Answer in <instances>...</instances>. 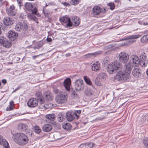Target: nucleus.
I'll return each instance as SVG.
<instances>
[{
    "label": "nucleus",
    "instance_id": "nucleus-1",
    "mask_svg": "<svg viewBox=\"0 0 148 148\" xmlns=\"http://www.w3.org/2000/svg\"><path fill=\"white\" fill-rule=\"evenodd\" d=\"M126 69L124 71H120L116 74L115 79L119 81L122 80L126 81L128 79L130 76V74L132 68L131 65H124Z\"/></svg>",
    "mask_w": 148,
    "mask_h": 148
},
{
    "label": "nucleus",
    "instance_id": "nucleus-2",
    "mask_svg": "<svg viewBox=\"0 0 148 148\" xmlns=\"http://www.w3.org/2000/svg\"><path fill=\"white\" fill-rule=\"evenodd\" d=\"M12 138L17 144L20 145H24L29 141L28 137L25 134L22 133L14 134L12 135Z\"/></svg>",
    "mask_w": 148,
    "mask_h": 148
},
{
    "label": "nucleus",
    "instance_id": "nucleus-3",
    "mask_svg": "<svg viewBox=\"0 0 148 148\" xmlns=\"http://www.w3.org/2000/svg\"><path fill=\"white\" fill-rule=\"evenodd\" d=\"M147 56L145 53H142L140 56V59L138 56H132L129 62L128 65L132 64L136 65H145L147 62Z\"/></svg>",
    "mask_w": 148,
    "mask_h": 148
},
{
    "label": "nucleus",
    "instance_id": "nucleus-4",
    "mask_svg": "<svg viewBox=\"0 0 148 148\" xmlns=\"http://www.w3.org/2000/svg\"><path fill=\"white\" fill-rule=\"evenodd\" d=\"M28 28L26 21L24 20L23 22H19L16 24L15 29L16 31L20 32L22 31L27 30Z\"/></svg>",
    "mask_w": 148,
    "mask_h": 148
},
{
    "label": "nucleus",
    "instance_id": "nucleus-5",
    "mask_svg": "<svg viewBox=\"0 0 148 148\" xmlns=\"http://www.w3.org/2000/svg\"><path fill=\"white\" fill-rule=\"evenodd\" d=\"M67 95L66 94H60L57 95L55 97V101L59 104L66 103L67 101Z\"/></svg>",
    "mask_w": 148,
    "mask_h": 148
},
{
    "label": "nucleus",
    "instance_id": "nucleus-6",
    "mask_svg": "<svg viewBox=\"0 0 148 148\" xmlns=\"http://www.w3.org/2000/svg\"><path fill=\"white\" fill-rule=\"evenodd\" d=\"M24 7L25 9L29 12H32V14H36L38 10L36 8H34L32 3L29 2L26 3Z\"/></svg>",
    "mask_w": 148,
    "mask_h": 148
},
{
    "label": "nucleus",
    "instance_id": "nucleus-7",
    "mask_svg": "<svg viewBox=\"0 0 148 148\" xmlns=\"http://www.w3.org/2000/svg\"><path fill=\"white\" fill-rule=\"evenodd\" d=\"M122 68V65H108L107 71L110 74L114 73L117 70H120Z\"/></svg>",
    "mask_w": 148,
    "mask_h": 148
},
{
    "label": "nucleus",
    "instance_id": "nucleus-8",
    "mask_svg": "<svg viewBox=\"0 0 148 148\" xmlns=\"http://www.w3.org/2000/svg\"><path fill=\"white\" fill-rule=\"evenodd\" d=\"M120 61L123 64H125L128 61L129 56L128 54L125 52H121L119 56Z\"/></svg>",
    "mask_w": 148,
    "mask_h": 148
},
{
    "label": "nucleus",
    "instance_id": "nucleus-9",
    "mask_svg": "<svg viewBox=\"0 0 148 148\" xmlns=\"http://www.w3.org/2000/svg\"><path fill=\"white\" fill-rule=\"evenodd\" d=\"M66 117L67 120L71 121L74 119L76 117L77 119L79 118V116L77 115L76 112H67L66 114Z\"/></svg>",
    "mask_w": 148,
    "mask_h": 148
},
{
    "label": "nucleus",
    "instance_id": "nucleus-10",
    "mask_svg": "<svg viewBox=\"0 0 148 148\" xmlns=\"http://www.w3.org/2000/svg\"><path fill=\"white\" fill-rule=\"evenodd\" d=\"M75 87L77 91L82 90L84 87L83 81L81 79L77 80L75 82Z\"/></svg>",
    "mask_w": 148,
    "mask_h": 148
},
{
    "label": "nucleus",
    "instance_id": "nucleus-11",
    "mask_svg": "<svg viewBox=\"0 0 148 148\" xmlns=\"http://www.w3.org/2000/svg\"><path fill=\"white\" fill-rule=\"evenodd\" d=\"M139 65H135L132 71L133 76L136 78H138L141 76V70L139 67Z\"/></svg>",
    "mask_w": 148,
    "mask_h": 148
},
{
    "label": "nucleus",
    "instance_id": "nucleus-12",
    "mask_svg": "<svg viewBox=\"0 0 148 148\" xmlns=\"http://www.w3.org/2000/svg\"><path fill=\"white\" fill-rule=\"evenodd\" d=\"M38 99L32 98L28 100L27 105L29 107L33 108L36 107L38 105Z\"/></svg>",
    "mask_w": 148,
    "mask_h": 148
},
{
    "label": "nucleus",
    "instance_id": "nucleus-13",
    "mask_svg": "<svg viewBox=\"0 0 148 148\" xmlns=\"http://www.w3.org/2000/svg\"><path fill=\"white\" fill-rule=\"evenodd\" d=\"M0 43L2 44L3 47L8 48L10 47L12 45L11 42L4 38L3 37H1Z\"/></svg>",
    "mask_w": 148,
    "mask_h": 148
},
{
    "label": "nucleus",
    "instance_id": "nucleus-14",
    "mask_svg": "<svg viewBox=\"0 0 148 148\" xmlns=\"http://www.w3.org/2000/svg\"><path fill=\"white\" fill-rule=\"evenodd\" d=\"M60 21L63 24H66L67 26L72 27V23L69 17L65 16L61 18H60Z\"/></svg>",
    "mask_w": 148,
    "mask_h": 148
},
{
    "label": "nucleus",
    "instance_id": "nucleus-15",
    "mask_svg": "<svg viewBox=\"0 0 148 148\" xmlns=\"http://www.w3.org/2000/svg\"><path fill=\"white\" fill-rule=\"evenodd\" d=\"M140 36L139 35H132L126 38L125 39L122 38V40H127L126 43L128 44H130L133 43L134 42V40H132V39H136L138 38Z\"/></svg>",
    "mask_w": 148,
    "mask_h": 148
},
{
    "label": "nucleus",
    "instance_id": "nucleus-16",
    "mask_svg": "<svg viewBox=\"0 0 148 148\" xmlns=\"http://www.w3.org/2000/svg\"><path fill=\"white\" fill-rule=\"evenodd\" d=\"M7 14L10 16H14L16 12V10L15 8L14 5L10 6V8L6 10Z\"/></svg>",
    "mask_w": 148,
    "mask_h": 148
},
{
    "label": "nucleus",
    "instance_id": "nucleus-17",
    "mask_svg": "<svg viewBox=\"0 0 148 148\" xmlns=\"http://www.w3.org/2000/svg\"><path fill=\"white\" fill-rule=\"evenodd\" d=\"M8 36L11 41L15 40L17 38L18 34L14 30H10L8 33Z\"/></svg>",
    "mask_w": 148,
    "mask_h": 148
},
{
    "label": "nucleus",
    "instance_id": "nucleus-18",
    "mask_svg": "<svg viewBox=\"0 0 148 148\" xmlns=\"http://www.w3.org/2000/svg\"><path fill=\"white\" fill-rule=\"evenodd\" d=\"M3 23L6 26H10L13 23V20L12 18L8 16H5L4 17L3 20Z\"/></svg>",
    "mask_w": 148,
    "mask_h": 148
},
{
    "label": "nucleus",
    "instance_id": "nucleus-19",
    "mask_svg": "<svg viewBox=\"0 0 148 148\" xmlns=\"http://www.w3.org/2000/svg\"><path fill=\"white\" fill-rule=\"evenodd\" d=\"M0 145H2L3 148H10L8 143L6 139L3 138L0 135Z\"/></svg>",
    "mask_w": 148,
    "mask_h": 148
},
{
    "label": "nucleus",
    "instance_id": "nucleus-20",
    "mask_svg": "<svg viewBox=\"0 0 148 148\" xmlns=\"http://www.w3.org/2000/svg\"><path fill=\"white\" fill-rule=\"evenodd\" d=\"M71 83V81L70 78H67L63 82L64 87L65 89L68 91L70 90Z\"/></svg>",
    "mask_w": 148,
    "mask_h": 148
},
{
    "label": "nucleus",
    "instance_id": "nucleus-21",
    "mask_svg": "<svg viewBox=\"0 0 148 148\" xmlns=\"http://www.w3.org/2000/svg\"><path fill=\"white\" fill-rule=\"evenodd\" d=\"M44 96L47 101L52 100L53 99L52 94L50 91L45 92L44 94Z\"/></svg>",
    "mask_w": 148,
    "mask_h": 148
},
{
    "label": "nucleus",
    "instance_id": "nucleus-22",
    "mask_svg": "<svg viewBox=\"0 0 148 148\" xmlns=\"http://www.w3.org/2000/svg\"><path fill=\"white\" fill-rule=\"evenodd\" d=\"M28 126L25 124L20 123L17 126L18 130L21 132H25L27 129Z\"/></svg>",
    "mask_w": 148,
    "mask_h": 148
},
{
    "label": "nucleus",
    "instance_id": "nucleus-23",
    "mask_svg": "<svg viewBox=\"0 0 148 148\" xmlns=\"http://www.w3.org/2000/svg\"><path fill=\"white\" fill-rule=\"evenodd\" d=\"M42 129L44 132H48L52 130V127L51 125L47 124L43 125Z\"/></svg>",
    "mask_w": 148,
    "mask_h": 148
},
{
    "label": "nucleus",
    "instance_id": "nucleus-24",
    "mask_svg": "<svg viewBox=\"0 0 148 148\" xmlns=\"http://www.w3.org/2000/svg\"><path fill=\"white\" fill-rule=\"evenodd\" d=\"M101 11V9L100 7L98 6L94 7L92 9V13L94 15L99 14Z\"/></svg>",
    "mask_w": 148,
    "mask_h": 148
},
{
    "label": "nucleus",
    "instance_id": "nucleus-25",
    "mask_svg": "<svg viewBox=\"0 0 148 148\" xmlns=\"http://www.w3.org/2000/svg\"><path fill=\"white\" fill-rule=\"evenodd\" d=\"M72 21L73 23H74L73 25L74 26H77L80 23V18L75 16H73L72 17Z\"/></svg>",
    "mask_w": 148,
    "mask_h": 148
},
{
    "label": "nucleus",
    "instance_id": "nucleus-26",
    "mask_svg": "<svg viewBox=\"0 0 148 148\" xmlns=\"http://www.w3.org/2000/svg\"><path fill=\"white\" fill-rule=\"evenodd\" d=\"M102 53V51H97L94 53H88L85 55L84 56L87 58H90L92 56L95 57L98 55L101 54Z\"/></svg>",
    "mask_w": 148,
    "mask_h": 148
},
{
    "label": "nucleus",
    "instance_id": "nucleus-27",
    "mask_svg": "<svg viewBox=\"0 0 148 148\" xmlns=\"http://www.w3.org/2000/svg\"><path fill=\"white\" fill-rule=\"evenodd\" d=\"M97 77L101 80L102 79L105 80L107 78V75L103 72L99 73Z\"/></svg>",
    "mask_w": 148,
    "mask_h": 148
},
{
    "label": "nucleus",
    "instance_id": "nucleus-28",
    "mask_svg": "<svg viewBox=\"0 0 148 148\" xmlns=\"http://www.w3.org/2000/svg\"><path fill=\"white\" fill-rule=\"evenodd\" d=\"M85 93L86 95L88 96H91L94 95L92 90L89 88H87L85 90Z\"/></svg>",
    "mask_w": 148,
    "mask_h": 148
},
{
    "label": "nucleus",
    "instance_id": "nucleus-29",
    "mask_svg": "<svg viewBox=\"0 0 148 148\" xmlns=\"http://www.w3.org/2000/svg\"><path fill=\"white\" fill-rule=\"evenodd\" d=\"M66 116L62 113H60L58 115V119L59 121L61 122L65 119Z\"/></svg>",
    "mask_w": 148,
    "mask_h": 148
},
{
    "label": "nucleus",
    "instance_id": "nucleus-30",
    "mask_svg": "<svg viewBox=\"0 0 148 148\" xmlns=\"http://www.w3.org/2000/svg\"><path fill=\"white\" fill-rule=\"evenodd\" d=\"M63 128L67 130H70L71 128V125L69 123H65L62 125Z\"/></svg>",
    "mask_w": 148,
    "mask_h": 148
},
{
    "label": "nucleus",
    "instance_id": "nucleus-31",
    "mask_svg": "<svg viewBox=\"0 0 148 148\" xmlns=\"http://www.w3.org/2000/svg\"><path fill=\"white\" fill-rule=\"evenodd\" d=\"M141 41L143 43H146L148 42V34L144 36L142 38Z\"/></svg>",
    "mask_w": 148,
    "mask_h": 148
},
{
    "label": "nucleus",
    "instance_id": "nucleus-32",
    "mask_svg": "<svg viewBox=\"0 0 148 148\" xmlns=\"http://www.w3.org/2000/svg\"><path fill=\"white\" fill-rule=\"evenodd\" d=\"M46 117L51 121H53L54 120L55 115L53 114H48L46 115Z\"/></svg>",
    "mask_w": 148,
    "mask_h": 148
},
{
    "label": "nucleus",
    "instance_id": "nucleus-33",
    "mask_svg": "<svg viewBox=\"0 0 148 148\" xmlns=\"http://www.w3.org/2000/svg\"><path fill=\"white\" fill-rule=\"evenodd\" d=\"M33 130L34 132L37 134H39L41 132L40 127L37 125L33 127Z\"/></svg>",
    "mask_w": 148,
    "mask_h": 148
},
{
    "label": "nucleus",
    "instance_id": "nucleus-34",
    "mask_svg": "<svg viewBox=\"0 0 148 148\" xmlns=\"http://www.w3.org/2000/svg\"><path fill=\"white\" fill-rule=\"evenodd\" d=\"M100 68V65H92L91 67L92 71L96 72L99 71Z\"/></svg>",
    "mask_w": 148,
    "mask_h": 148
},
{
    "label": "nucleus",
    "instance_id": "nucleus-35",
    "mask_svg": "<svg viewBox=\"0 0 148 148\" xmlns=\"http://www.w3.org/2000/svg\"><path fill=\"white\" fill-rule=\"evenodd\" d=\"M84 80L86 84L89 85L92 84V82L89 77L87 76H84Z\"/></svg>",
    "mask_w": 148,
    "mask_h": 148
},
{
    "label": "nucleus",
    "instance_id": "nucleus-36",
    "mask_svg": "<svg viewBox=\"0 0 148 148\" xmlns=\"http://www.w3.org/2000/svg\"><path fill=\"white\" fill-rule=\"evenodd\" d=\"M80 1V0H71L70 3L71 5H75L78 4Z\"/></svg>",
    "mask_w": 148,
    "mask_h": 148
},
{
    "label": "nucleus",
    "instance_id": "nucleus-37",
    "mask_svg": "<svg viewBox=\"0 0 148 148\" xmlns=\"http://www.w3.org/2000/svg\"><path fill=\"white\" fill-rule=\"evenodd\" d=\"M107 5L110 7V9L112 10H114L115 8V6L113 2H110L108 3H107Z\"/></svg>",
    "mask_w": 148,
    "mask_h": 148
},
{
    "label": "nucleus",
    "instance_id": "nucleus-38",
    "mask_svg": "<svg viewBox=\"0 0 148 148\" xmlns=\"http://www.w3.org/2000/svg\"><path fill=\"white\" fill-rule=\"evenodd\" d=\"M71 95L72 97L74 99H76L78 97L77 94L74 91H73L72 92Z\"/></svg>",
    "mask_w": 148,
    "mask_h": 148
},
{
    "label": "nucleus",
    "instance_id": "nucleus-39",
    "mask_svg": "<svg viewBox=\"0 0 148 148\" xmlns=\"http://www.w3.org/2000/svg\"><path fill=\"white\" fill-rule=\"evenodd\" d=\"M98 79L99 78L97 77L95 81V84L97 86H100L101 85V80L100 79Z\"/></svg>",
    "mask_w": 148,
    "mask_h": 148
},
{
    "label": "nucleus",
    "instance_id": "nucleus-40",
    "mask_svg": "<svg viewBox=\"0 0 148 148\" xmlns=\"http://www.w3.org/2000/svg\"><path fill=\"white\" fill-rule=\"evenodd\" d=\"M53 92L54 94H56L60 92V90L56 88L53 87Z\"/></svg>",
    "mask_w": 148,
    "mask_h": 148
},
{
    "label": "nucleus",
    "instance_id": "nucleus-41",
    "mask_svg": "<svg viewBox=\"0 0 148 148\" xmlns=\"http://www.w3.org/2000/svg\"><path fill=\"white\" fill-rule=\"evenodd\" d=\"M108 60L107 59V58H104L103 61V63L104 65H110V64L109 63Z\"/></svg>",
    "mask_w": 148,
    "mask_h": 148
},
{
    "label": "nucleus",
    "instance_id": "nucleus-42",
    "mask_svg": "<svg viewBox=\"0 0 148 148\" xmlns=\"http://www.w3.org/2000/svg\"><path fill=\"white\" fill-rule=\"evenodd\" d=\"M144 145L147 147L148 146V138H145L143 141Z\"/></svg>",
    "mask_w": 148,
    "mask_h": 148
},
{
    "label": "nucleus",
    "instance_id": "nucleus-43",
    "mask_svg": "<svg viewBox=\"0 0 148 148\" xmlns=\"http://www.w3.org/2000/svg\"><path fill=\"white\" fill-rule=\"evenodd\" d=\"M106 113H104V114L102 116H101L99 117L97 119L98 120H102L106 117Z\"/></svg>",
    "mask_w": 148,
    "mask_h": 148
},
{
    "label": "nucleus",
    "instance_id": "nucleus-44",
    "mask_svg": "<svg viewBox=\"0 0 148 148\" xmlns=\"http://www.w3.org/2000/svg\"><path fill=\"white\" fill-rule=\"evenodd\" d=\"M13 109V107L12 106H10V105L8 106L6 108V110L7 111H10L12 110Z\"/></svg>",
    "mask_w": 148,
    "mask_h": 148
},
{
    "label": "nucleus",
    "instance_id": "nucleus-45",
    "mask_svg": "<svg viewBox=\"0 0 148 148\" xmlns=\"http://www.w3.org/2000/svg\"><path fill=\"white\" fill-rule=\"evenodd\" d=\"M62 3L64 6L69 7L71 6V4L69 3L66 2H62Z\"/></svg>",
    "mask_w": 148,
    "mask_h": 148
},
{
    "label": "nucleus",
    "instance_id": "nucleus-46",
    "mask_svg": "<svg viewBox=\"0 0 148 148\" xmlns=\"http://www.w3.org/2000/svg\"><path fill=\"white\" fill-rule=\"evenodd\" d=\"M91 144L90 143H86V148H91L93 146H90Z\"/></svg>",
    "mask_w": 148,
    "mask_h": 148
},
{
    "label": "nucleus",
    "instance_id": "nucleus-47",
    "mask_svg": "<svg viewBox=\"0 0 148 148\" xmlns=\"http://www.w3.org/2000/svg\"><path fill=\"white\" fill-rule=\"evenodd\" d=\"M35 95L36 97H39L40 99L41 98V94L40 92H37L36 93Z\"/></svg>",
    "mask_w": 148,
    "mask_h": 148
},
{
    "label": "nucleus",
    "instance_id": "nucleus-48",
    "mask_svg": "<svg viewBox=\"0 0 148 148\" xmlns=\"http://www.w3.org/2000/svg\"><path fill=\"white\" fill-rule=\"evenodd\" d=\"M79 148H86V143L81 144L79 147Z\"/></svg>",
    "mask_w": 148,
    "mask_h": 148
},
{
    "label": "nucleus",
    "instance_id": "nucleus-49",
    "mask_svg": "<svg viewBox=\"0 0 148 148\" xmlns=\"http://www.w3.org/2000/svg\"><path fill=\"white\" fill-rule=\"evenodd\" d=\"M17 3L19 5V6L21 7L22 3V0H16Z\"/></svg>",
    "mask_w": 148,
    "mask_h": 148
},
{
    "label": "nucleus",
    "instance_id": "nucleus-50",
    "mask_svg": "<svg viewBox=\"0 0 148 148\" xmlns=\"http://www.w3.org/2000/svg\"><path fill=\"white\" fill-rule=\"evenodd\" d=\"M95 61L94 62H92L91 63V65H99V62L96 61L95 62Z\"/></svg>",
    "mask_w": 148,
    "mask_h": 148
},
{
    "label": "nucleus",
    "instance_id": "nucleus-51",
    "mask_svg": "<svg viewBox=\"0 0 148 148\" xmlns=\"http://www.w3.org/2000/svg\"><path fill=\"white\" fill-rule=\"evenodd\" d=\"M112 65H120L119 63H118L117 61L116 60H115L114 61L112 62Z\"/></svg>",
    "mask_w": 148,
    "mask_h": 148
},
{
    "label": "nucleus",
    "instance_id": "nucleus-52",
    "mask_svg": "<svg viewBox=\"0 0 148 148\" xmlns=\"http://www.w3.org/2000/svg\"><path fill=\"white\" fill-rule=\"evenodd\" d=\"M142 24L144 25H148V21H144L142 23Z\"/></svg>",
    "mask_w": 148,
    "mask_h": 148
},
{
    "label": "nucleus",
    "instance_id": "nucleus-53",
    "mask_svg": "<svg viewBox=\"0 0 148 148\" xmlns=\"http://www.w3.org/2000/svg\"><path fill=\"white\" fill-rule=\"evenodd\" d=\"M29 18L31 19H34V17L31 14L28 15Z\"/></svg>",
    "mask_w": 148,
    "mask_h": 148
},
{
    "label": "nucleus",
    "instance_id": "nucleus-54",
    "mask_svg": "<svg viewBox=\"0 0 148 148\" xmlns=\"http://www.w3.org/2000/svg\"><path fill=\"white\" fill-rule=\"evenodd\" d=\"M10 105L11 106H12L13 107H14V102L13 101H11L10 102Z\"/></svg>",
    "mask_w": 148,
    "mask_h": 148
},
{
    "label": "nucleus",
    "instance_id": "nucleus-55",
    "mask_svg": "<svg viewBox=\"0 0 148 148\" xmlns=\"http://www.w3.org/2000/svg\"><path fill=\"white\" fill-rule=\"evenodd\" d=\"M40 101L41 104H43L44 102V101L41 98L40 99Z\"/></svg>",
    "mask_w": 148,
    "mask_h": 148
},
{
    "label": "nucleus",
    "instance_id": "nucleus-56",
    "mask_svg": "<svg viewBox=\"0 0 148 148\" xmlns=\"http://www.w3.org/2000/svg\"><path fill=\"white\" fill-rule=\"evenodd\" d=\"M47 40L48 42H51L52 41V39L50 38H47Z\"/></svg>",
    "mask_w": 148,
    "mask_h": 148
},
{
    "label": "nucleus",
    "instance_id": "nucleus-57",
    "mask_svg": "<svg viewBox=\"0 0 148 148\" xmlns=\"http://www.w3.org/2000/svg\"><path fill=\"white\" fill-rule=\"evenodd\" d=\"M2 82L4 84H5L7 83V81L6 79H3L2 80Z\"/></svg>",
    "mask_w": 148,
    "mask_h": 148
},
{
    "label": "nucleus",
    "instance_id": "nucleus-58",
    "mask_svg": "<svg viewBox=\"0 0 148 148\" xmlns=\"http://www.w3.org/2000/svg\"><path fill=\"white\" fill-rule=\"evenodd\" d=\"M40 55L41 54L39 55H36V56H32L33 58L34 59H35L38 56Z\"/></svg>",
    "mask_w": 148,
    "mask_h": 148
},
{
    "label": "nucleus",
    "instance_id": "nucleus-59",
    "mask_svg": "<svg viewBox=\"0 0 148 148\" xmlns=\"http://www.w3.org/2000/svg\"><path fill=\"white\" fill-rule=\"evenodd\" d=\"M71 56V54L70 53H68L66 54V57H69L70 56Z\"/></svg>",
    "mask_w": 148,
    "mask_h": 148
},
{
    "label": "nucleus",
    "instance_id": "nucleus-60",
    "mask_svg": "<svg viewBox=\"0 0 148 148\" xmlns=\"http://www.w3.org/2000/svg\"><path fill=\"white\" fill-rule=\"evenodd\" d=\"M3 0H0V4L2 5L3 4Z\"/></svg>",
    "mask_w": 148,
    "mask_h": 148
},
{
    "label": "nucleus",
    "instance_id": "nucleus-61",
    "mask_svg": "<svg viewBox=\"0 0 148 148\" xmlns=\"http://www.w3.org/2000/svg\"><path fill=\"white\" fill-rule=\"evenodd\" d=\"M77 113L78 114H80L81 113V110H77L76 111Z\"/></svg>",
    "mask_w": 148,
    "mask_h": 148
},
{
    "label": "nucleus",
    "instance_id": "nucleus-62",
    "mask_svg": "<svg viewBox=\"0 0 148 148\" xmlns=\"http://www.w3.org/2000/svg\"><path fill=\"white\" fill-rule=\"evenodd\" d=\"M20 88L19 87H17L13 91V92H14L16 91V90H18Z\"/></svg>",
    "mask_w": 148,
    "mask_h": 148
},
{
    "label": "nucleus",
    "instance_id": "nucleus-63",
    "mask_svg": "<svg viewBox=\"0 0 148 148\" xmlns=\"http://www.w3.org/2000/svg\"><path fill=\"white\" fill-rule=\"evenodd\" d=\"M106 12V9L105 8H104L103 9V10H102V12H103V13H105Z\"/></svg>",
    "mask_w": 148,
    "mask_h": 148
},
{
    "label": "nucleus",
    "instance_id": "nucleus-64",
    "mask_svg": "<svg viewBox=\"0 0 148 148\" xmlns=\"http://www.w3.org/2000/svg\"><path fill=\"white\" fill-rule=\"evenodd\" d=\"M146 73H147V74L148 76V69H147V71H146Z\"/></svg>",
    "mask_w": 148,
    "mask_h": 148
}]
</instances>
